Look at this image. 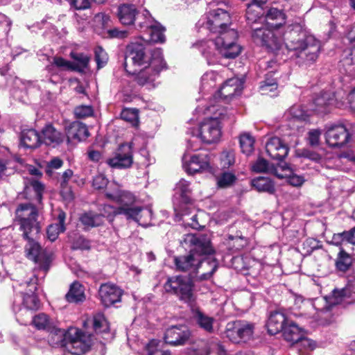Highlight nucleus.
I'll return each instance as SVG.
<instances>
[{
  "mask_svg": "<svg viewBox=\"0 0 355 355\" xmlns=\"http://www.w3.org/2000/svg\"><path fill=\"white\" fill-rule=\"evenodd\" d=\"M247 27L250 29L252 40L257 44L265 46L272 51L279 50L282 46V39L277 37L266 24L263 23V14L246 17Z\"/></svg>",
  "mask_w": 355,
  "mask_h": 355,
  "instance_id": "obj_6",
  "label": "nucleus"
},
{
  "mask_svg": "<svg viewBox=\"0 0 355 355\" xmlns=\"http://www.w3.org/2000/svg\"><path fill=\"white\" fill-rule=\"evenodd\" d=\"M352 134V124L349 123H339L326 125V142L331 148L344 146L349 142Z\"/></svg>",
  "mask_w": 355,
  "mask_h": 355,
  "instance_id": "obj_12",
  "label": "nucleus"
},
{
  "mask_svg": "<svg viewBox=\"0 0 355 355\" xmlns=\"http://www.w3.org/2000/svg\"><path fill=\"white\" fill-rule=\"evenodd\" d=\"M263 23L273 29H277L286 23V15L282 10L271 8L266 12L263 11Z\"/></svg>",
  "mask_w": 355,
  "mask_h": 355,
  "instance_id": "obj_31",
  "label": "nucleus"
},
{
  "mask_svg": "<svg viewBox=\"0 0 355 355\" xmlns=\"http://www.w3.org/2000/svg\"><path fill=\"white\" fill-rule=\"evenodd\" d=\"M211 155L207 151L201 152L189 157V155L185 153L182 157V166L189 174L209 171L211 169Z\"/></svg>",
  "mask_w": 355,
  "mask_h": 355,
  "instance_id": "obj_14",
  "label": "nucleus"
},
{
  "mask_svg": "<svg viewBox=\"0 0 355 355\" xmlns=\"http://www.w3.org/2000/svg\"><path fill=\"white\" fill-rule=\"evenodd\" d=\"M71 243V248L73 250H89L90 248V242L83 236L78 234H73L69 237Z\"/></svg>",
  "mask_w": 355,
  "mask_h": 355,
  "instance_id": "obj_52",
  "label": "nucleus"
},
{
  "mask_svg": "<svg viewBox=\"0 0 355 355\" xmlns=\"http://www.w3.org/2000/svg\"><path fill=\"white\" fill-rule=\"evenodd\" d=\"M95 60L97 63V66L98 68L103 67L107 61V53L104 51V49L98 46L95 49Z\"/></svg>",
  "mask_w": 355,
  "mask_h": 355,
  "instance_id": "obj_63",
  "label": "nucleus"
},
{
  "mask_svg": "<svg viewBox=\"0 0 355 355\" xmlns=\"http://www.w3.org/2000/svg\"><path fill=\"white\" fill-rule=\"evenodd\" d=\"M164 288L166 293L175 295L180 301L189 306H192L196 301L194 283L188 275L168 277Z\"/></svg>",
  "mask_w": 355,
  "mask_h": 355,
  "instance_id": "obj_8",
  "label": "nucleus"
},
{
  "mask_svg": "<svg viewBox=\"0 0 355 355\" xmlns=\"http://www.w3.org/2000/svg\"><path fill=\"white\" fill-rule=\"evenodd\" d=\"M105 163L112 168L126 169L133 164L132 143L121 144L112 157L107 159Z\"/></svg>",
  "mask_w": 355,
  "mask_h": 355,
  "instance_id": "obj_16",
  "label": "nucleus"
},
{
  "mask_svg": "<svg viewBox=\"0 0 355 355\" xmlns=\"http://www.w3.org/2000/svg\"><path fill=\"white\" fill-rule=\"evenodd\" d=\"M209 112H213L214 116L205 119L197 130H191L193 137L199 138L205 144H212L218 141L221 136V121L230 119L233 116V112L229 113L223 107L212 105L207 107Z\"/></svg>",
  "mask_w": 355,
  "mask_h": 355,
  "instance_id": "obj_5",
  "label": "nucleus"
},
{
  "mask_svg": "<svg viewBox=\"0 0 355 355\" xmlns=\"http://www.w3.org/2000/svg\"><path fill=\"white\" fill-rule=\"evenodd\" d=\"M55 211L58 213L55 218L57 223L49 225L46 230L47 237L51 241H55L58 235L66 230V213L62 209H58Z\"/></svg>",
  "mask_w": 355,
  "mask_h": 355,
  "instance_id": "obj_33",
  "label": "nucleus"
},
{
  "mask_svg": "<svg viewBox=\"0 0 355 355\" xmlns=\"http://www.w3.org/2000/svg\"><path fill=\"white\" fill-rule=\"evenodd\" d=\"M181 245L186 250L189 251L187 254L177 256L174 258L176 269L181 272H197L204 261L203 256L214 252L211 240L206 234H186L181 241Z\"/></svg>",
  "mask_w": 355,
  "mask_h": 355,
  "instance_id": "obj_2",
  "label": "nucleus"
},
{
  "mask_svg": "<svg viewBox=\"0 0 355 355\" xmlns=\"http://www.w3.org/2000/svg\"><path fill=\"white\" fill-rule=\"evenodd\" d=\"M288 146L277 137L270 138L266 144L268 155L274 160L282 161L288 155Z\"/></svg>",
  "mask_w": 355,
  "mask_h": 355,
  "instance_id": "obj_20",
  "label": "nucleus"
},
{
  "mask_svg": "<svg viewBox=\"0 0 355 355\" xmlns=\"http://www.w3.org/2000/svg\"><path fill=\"white\" fill-rule=\"evenodd\" d=\"M137 13L136 7L129 3H123L117 8V17L123 25L133 24Z\"/></svg>",
  "mask_w": 355,
  "mask_h": 355,
  "instance_id": "obj_34",
  "label": "nucleus"
},
{
  "mask_svg": "<svg viewBox=\"0 0 355 355\" xmlns=\"http://www.w3.org/2000/svg\"><path fill=\"white\" fill-rule=\"evenodd\" d=\"M334 297V304H339L343 302L347 303L355 302V279H349L346 286L340 290L333 291Z\"/></svg>",
  "mask_w": 355,
  "mask_h": 355,
  "instance_id": "obj_29",
  "label": "nucleus"
},
{
  "mask_svg": "<svg viewBox=\"0 0 355 355\" xmlns=\"http://www.w3.org/2000/svg\"><path fill=\"white\" fill-rule=\"evenodd\" d=\"M241 82L237 78H232L226 80L216 94V97L224 99L231 98L239 95L241 91Z\"/></svg>",
  "mask_w": 355,
  "mask_h": 355,
  "instance_id": "obj_26",
  "label": "nucleus"
},
{
  "mask_svg": "<svg viewBox=\"0 0 355 355\" xmlns=\"http://www.w3.org/2000/svg\"><path fill=\"white\" fill-rule=\"evenodd\" d=\"M252 186L259 192L274 194L275 187L274 182L268 177H257L252 180Z\"/></svg>",
  "mask_w": 355,
  "mask_h": 355,
  "instance_id": "obj_38",
  "label": "nucleus"
},
{
  "mask_svg": "<svg viewBox=\"0 0 355 355\" xmlns=\"http://www.w3.org/2000/svg\"><path fill=\"white\" fill-rule=\"evenodd\" d=\"M137 69H126L125 71L132 76L133 80L143 86L153 82L163 69H166V62L164 60L162 50H157L153 55L151 65Z\"/></svg>",
  "mask_w": 355,
  "mask_h": 355,
  "instance_id": "obj_9",
  "label": "nucleus"
},
{
  "mask_svg": "<svg viewBox=\"0 0 355 355\" xmlns=\"http://www.w3.org/2000/svg\"><path fill=\"white\" fill-rule=\"evenodd\" d=\"M286 46L295 52L297 58L306 64H312L318 58L321 43L313 35L309 34L299 24L292 25L284 35Z\"/></svg>",
  "mask_w": 355,
  "mask_h": 355,
  "instance_id": "obj_3",
  "label": "nucleus"
},
{
  "mask_svg": "<svg viewBox=\"0 0 355 355\" xmlns=\"http://www.w3.org/2000/svg\"><path fill=\"white\" fill-rule=\"evenodd\" d=\"M37 277L33 275L29 281H26L20 284L21 287H27L26 292H20L21 295L19 296V300L15 299L12 309L17 318L20 315V318H24L28 316V319L33 314L32 311L37 310L40 306V302L35 291L37 289Z\"/></svg>",
  "mask_w": 355,
  "mask_h": 355,
  "instance_id": "obj_7",
  "label": "nucleus"
},
{
  "mask_svg": "<svg viewBox=\"0 0 355 355\" xmlns=\"http://www.w3.org/2000/svg\"><path fill=\"white\" fill-rule=\"evenodd\" d=\"M220 76L214 71H208L203 74L201 78V88L207 90L209 88L214 87Z\"/></svg>",
  "mask_w": 355,
  "mask_h": 355,
  "instance_id": "obj_55",
  "label": "nucleus"
},
{
  "mask_svg": "<svg viewBox=\"0 0 355 355\" xmlns=\"http://www.w3.org/2000/svg\"><path fill=\"white\" fill-rule=\"evenodd\" d=\"M302 250L306 256L311 255V253L317 250L322 248V242L313 238L306 239L302 245Z\"/></svg>",
  "mask_w": 355,
  "mask_h": 355,
  "instance_id": "obj_53",
  "label": "nucleus"
},
{
  "mask_svg": "<svg viewBox=\"0 0 355 355\" xmlns=\"http://www.w3.org/2000/svg\"><path fill=\"white\" fill-rule=\"evenodd\" d=\"M11 24L7 16L0 12V40L7 36L10 31Z\"/></svg>",
  "mask_w": 355,
  "mask_h": 355,
  "instance_id": "obj_60",
  "label": "nucleus"
},
{
  "mask_svg": "<svg viewBox=\"0 0 355 355\" xmlns=\"http://www.w3.org/2000/svg\"><path fill=\"white\" fill-rule=\"evenodd\" d=\"M199 49L202 55L207 60L208 64H214L218 61L219 55H221L219 49L220 46L216 44V41L209 40L206 41H200L194 44Z\"/></svg>",
  "mask_w": 355,
  "mask_h": 355,
  "instance_id": "obj_21",
  "label": "nucleus"
},
{
  "mask_svg": "<svg viewBox=\"0 0 355 355\" xmlns=\"http://www.w3.org/2000/svg\"><path fill=\"white\" fill-rule=\"evenodd\" d=\"M191 332L186 325H175L168 328L164 334L166 343L171 345H184L189 338Z\"/></svg>",
  "mask_w": 355,
  "mask_h": 355,
  "instance_id": "obj_18",
  "label": "nucleus"
},
{
  "mask_svg": "<svg viewBox=\"0 0 355 355\" xmlns=\"http://www.w3.org/2000/svg\"><path fill=\"white\" fill-rule=\"evenodd\" d=\"M236 180L235 174L230 171H224L216 177V184L219 188H228Z\"/></svg>",
  "mask_w": 355,
  "mask_h": 355,
  "instance_id": "obj_49",
  "label": "nucleus"
},
{
  "mask_svg": "<svg viewBox=\"0 0 355 355\" xmlns=\"http://www.w3.org/2000/svg\"><path fill=\"white\" fill-rule=\"evenodd\" d=\"M190 182L182 178L175 185L174 209L177 215L187 214L188 206L191 203Z\"/></svg>",
  "mask_w": 355,
  "mask_h": 355,
  "instance_id": "obj_15",
  "label": "nucleus"
},
{
  "mask_svg": "<svg viewBox=\"0 0 355 355\" xmlns=\"http://www.w3.org/2000/svg\"><path fill=\"white\" fill-rule=\"evenodd\" d=\"M116 202L119 203L120 206L114 207L107 204L101 205L98 208L100 213L97 214L102 216V220H103L104 218H107L110 221L113 220L115 216H123V213H119V211L121 212V209H125L126 204L121 202Z\"/></svg>",
  "mask_w": 355,
  "mask_h": 355,
  "instance_id": "obj_40",
  "label": "nucleus"
},
{
  "mask_svg": "<svg viewBox=\"0 0 355 355\" xmlns=\"http://www.w3.org/2000/svg\"><path fill=\"white\" fill-rule=\"evenodd\" d=\"M282 333L284 340L292 344L304 340L309 342V340L306 339L304 336V329L291 320L288 321Z\"/></svg>",
  "mask_w": 355,
  "mask_h": 355,
  "instance_id": "obj_24",
  "label": "nucleus"
},
{
  "mask_svg": "<svg viewBox=\"0 0 355 355\" xmlns=\"http://www.w3.org/2000/svg\"><path fill=\"white\" fill-rule=\"evenodd\" d=\"M80 221L86 228L98 227L101 225L104 220H102V216L87 212L82 214L80 217Z\"/></svg>",
  "mask_w": 355,
  "mask_h": 355,
  "instance_id": "obj_44",
  "label": "nucleus"
},
{
  "mask_svg": "<svg viewBox=\"0 0 355 355\" xmlns=\"http://www.w3.org/2000/svg\"><path fill=\"white\" fill-rule=\"evenodd\" d=\"M160 342L157 340H152L146 346L148 355H171L169 351L162 350L159 347Z\"/></svg>",
  "mask_w": 355,
  "mask_h": 355,
  "instance_id": "obj_58",
  "label": "nucleus"
},
{
  "mask_svg": "<svg viewBox=\"0 0 355 355\" xmlns=\"http://www.w3.org/2000/svg\"><path fill=\"white\" fill-rule=\"evenodd\" d=\"M192 318L196 324L207 333L214 332V318L202 312L198 307L191 306Z\"/></svg>",
  "mask_w": 355,
  "mask_h": 355,
  "instance_id": "obj_27",
  "label": "nucleus"
},
{
  "mask_svg": "<svg viewBox=\"0 0 355 355\" xmlns=\"http://www.w3.org/2000/svg\"><path fill=\"white\" fill-rule=\"evenodd\" d=\"M20 143L25 148L35 149L42 144V137L34 129L24 130L21 133Z\"/></svg>",
  "mask_w": 355,
  "mask_h": 355,
  "instance_id": "obj_35",
  "label": "nucleus"
},
{
  "mask_svg": "<svg viewBox=\"0 0 355 355\" xmlns=\"http://www.w3.org/2000/svg\"><path fill=\"white\" fill-rule=\"evenodd\" d=\"M13 241L10 234L1 232L0 234V252L3 254H8L12 251Z\"/></svg>",
  "mask_w": 355,
  "mask_h": 355,
  "instance_id": "obj_56",
  "label": "nucleus"
},
{
  "mask_svg": "<svg viewBox=\"0 0 355 355\" xmlns=\"http://www.w3.org/2000/svg\"><path fill=\"white\" fill-rule=\"evenodd\" d=\"M17 321L22 325L33 324L38 330L47 331L52 328V326L55 324L49 317L44 313H40L33 315L31 314V317L28 319V316L24 318H20V315H17Z\"/></svg>",
  "mask_w": 355,
  "mask_h": 355,
  "instance_id": "obj_23",
  "label": "nucleus"
},
{
  "mask_svg": "<svg viewBox=\"0 0 355 355\" xmlns=\"http://www.w3.org/2000/svg\"><path fill=\"white\" fill-rule=\"evenodd\" d=\"M46 70L47 71L48 80L50 83L58 84L62 81L64 71L54 66L52 62L46 67Z\"/></svg>",
  "mask_w": 355,
  "mask_h": 355,
  "instance_id": "obj_51",
  "label": "nucleus"
},
{
  "mask_svg": "<svg viewBox=\"0 0 355 355\" xmlns=\"http://www.w3.org/2000/svg\"><path fill=\"white\" fill-rule=\"evenodd\" d=\"M299 156L309 159L315 162H320L322 159V157L319 153L307 148L302 149L299 153Z\"/></svg>",
  "mask_w": 355,
  "mask_h": 355,
  "instance_id": "obj_64",
  "label": "nucleus"
},
{
  "mask_svg": "<svg viewBox=\"0 0 355 355\" xmlns=\"http://www.w3.org/2000/svg\"><path fill=\"white\" fill-rule=\"evenodd\" d=\"M105 196L114 202L126 204L125 209H121L120 213H123L127 220H134L144 227L150 224L153 217L151 208L135 205V196L130 191L117 189L112 192L106 191Z\"/></svg>",
  "mask_w": 355,
  "mask_h": 355,
  "instance_id": "obj_4",
  "label": "nucleus"
},
{
  "mask_svg": "<svg viewBox=\"0 0 355 355\" xmlns=\"http://www.w3.org/2000/svg\"><path fill=\"white\" fill-rule=\"evenodd\" d=\"M49 333L47 340L53 347H64L66 345L67 339L70 336L71 329L65 331L53 324L51 329L46 331Z\"/></svg>",
  "mask_w": 355,
  "mask_h": 355,
  "instance_id": "obj_28",
  "label": "nucleus"
},
{
  "mask_svg": "<svg viewBox=\"0 0 355 355\" xmlns=\"http://www.w3.org/2000/svg\"><path fill=\"white\" fill-rule=\"evenodd\" d=\"M230 16L227 11L223 8H216L209 12L207 21H198L197 25L206 28L212 33H219L226 29L230 24Z\"/></svg>",
  "mask_w": 355,
  "mask_h": 355,
  "instance_id": "obj_13",
  "label": "nucleus"
},
{
  "mask_svg": "<svg viewBox=\"0 0 355 355\" xmlns=\"http://www.w3.org/2000/svg\"><path fill=\"white\" fill-rule=\"evenodd\" d=\"M245 3L246 6L245 17H248V13L251 12L252 15L263 14V8L262 6L267 0H241Z\"/></svg>",
  "mask_w": 355,
  "mask_h": 355,
  "instance_id": "obj_46",
  "label": "nucleus"
},
{
  "mask_svg": "<svg viewBox=\"0 0 355 355\" xmlns=\"http://www.w3.org/2000/svg\"><path fill=\"white\" fill-rule=\"evenodd\" d=\"M165 31V27L159 22L155 20L153 24L145 32L148 36L146 40L153 43H164L166 40L164 35Z\"/></svg>",
  "mask_w": 355,
  "mask_h": 355,
  "instance_id": "obj_37",
  "label": "nucleus"
},
{
  "mask_svg": "<svg viewBox=\"0 0 355 355\" xmlns=\"http://www.w3.org/2000/svg\"><path fill=\"white\" fill-rule=\"evenodd\" d=\"M286 118H291L294 120L306 121L309 119V114L300 105H294L287 111L285 114Z\"/></svg>",
  "mask_w": 355,
  "mask_h": 355,
  "instance_id": "obj_47",
  "label": "nucleus"
},
{
  "mask_svg": "<svg viewBox=\"0 0 355 355\" xmlns=\"http://www.w3.org/2000/svg\"><path fill=\"white\" fill-rule=\"evenodd\" d=\"M89 135L86 125L79 121H73L65 128V136L68 143L80 142L86 139Z\"/></svg>",
  "mask_w": 355,
  "mask_h": 355,
  "instance_id": "obj_22",
  "label": "nucleus"
},
{
  "mask_svg": "<svg viewBox=\"0 0 355 355\" xmlns=\"http://www.w3.org/2000/svg\"><path fill=\"white\" fill-rule=\"evenodd\" d=\"M288 320L289 319L282 311L278 310L272 312L267 322L268 334L276 335L282 332Z\"/></svg>",
  "mask_w": 355,
  "mask_h": 355,
  "instance_id": "obj_25",
  "label": "nucleus"
},
{
  "mask_svg": "<svg viewBox=\"0 0 355 355\" xmlns=\"http://www.w3.org/2000/svg\"><path fill=\"white\" fill-rule=\"evenodd\" d=\"M16 216L19 223L22 238L26 241L25 255L37 265V270L44 277L50 268L51 261L49 257L42 252V246L37 241L41 229L37 220L38 210L31 203H22L16 210Z\"/></svg>",
  "mask_w": 355,
  "mask_h": 355,
  "instance_id": "obj_1",
  "label": "nucleus"
},
{
  "mask_svg": "<svg viewBox=\"0 0 355 355\" xmlns=\"http://www.w3.org/2000/svg\"><path fill=\"white\" fill-rule=\"evenodd\" d=\"M154 21L149 11L144 9L142 12H138L133 24L137 29L145 33Z\"/></svg>",
  "mask_w": 355,
  "mask_h": 355,
  "instance_id": "obj_41",
  "label": "nucleus"
},
{
  "mask_svg": "<svg viewBox=\"0 0 355 355\" xmlns=\"http://www.w3.org/2000/svg\"><path fill=\"white\" fill-rule=\"evenodd\" d=\"M123 290L114 284H102L98 289V297L105 307H110L121 301Z\"/></svg>",
  "mask_w": 355,
  "mask_h": 355,
  "instance_id": "obj_17",
  "label": "nucleus"
},
{
  "mask_svg": "<svg viewBox=\"0 0 355 355\" xmlns=\"http://www.w3.org/2000/svg\"><path fill=\"white\" fill-rule=\"evenodd\" d=\"M83 332L77 329H71L70 336L64 348L70 355H82L87 349L86 343L83 340Z\"/></svg>",
  "mask_w": 355,
  "mask_h": 355,
  "instance_id": "obj_19",
  "label": "nucleus"
},
{
  "mask_svg": "<svg viewBox=\"0 0 355 355\" xmlns=\"http://www.w3.org/2000/svg\"><path fill=\"white\" fill-rule=\"evenodd\" d=\"M218 35L215 38L216 44L220 46L219 51L221 56L225 58L234 59L241 51V47L236 43L238 33L234 28H227L220 31Z\"/></svg>",
  "mask_w": 355,
  "mask_h": 355,
  "instance_id": "obj_11",
  "label": "nucleus"
},
{
  "mask_svg": "<svg viewBox=\"0 0 355 355\" xmlns=\"http://www.w3.org/2000/svg\"><path fill=\"white\" fill-rule=\"evenodd\" d=\"M241 320L229 322L226 325L225 331V336L232 343H240L239 336L241 331Z\"/></svg>",
  "mask_w": 355,
  "mask_h": 355,
  "instance_id": "obj_45",
  "label": "nucleus"
},
{
  "mask_svg": "<svg viewBox=\"0 0 355 355\" xmlns=\"http://www.w3.org/2000/svg\"><path fill=\"white\" fill-rule=\"evenodd\" d=\"M267 67L271 69V70H269L266 73L264 80L261 83L267 84L268 87H271L273 89H277V76H275L278 73L277 62L272 60L268 62Z\"/></svg>",
  "mask_w": 355,
  "mask_h": 355,
  "instance_id": "obj_43",
  "label": "nucleus"
},
{
  "mask_svg": "<svg viewBox=\"0 0 355 355\" xmlns=\"http://www.w3.org/2000/svg\"><path fill=\"white\" fill-rule=\"evenodd\" d=\"M254 139L249 133L241 134L239 144L241 152L246 155H250L254 150Z\"/></svg>",
  "mask_w": 355,
  "mask_h": 355,
  "instance_id": "obj_50",
  "label": "nucleus"
},
{
  "mask_svg": "<svg viewBox=\"0 0 355 355\" xmlns=\"http://www.w3.org/2000/svg\"><path fill=\"white\" fill-rule=\"evenodd\" d=\"M41 137L42 143L46 146L55 147L64 141V135L51 124H48L43 128Z\"/></svg>",
  "mask_w": 355,
  "mask_h": 355,
  "instance_id": "obj_30",
  "label": "nucleus"
},
{
  "mask_svg": "<svg viewBox=\"0 0 355 355\" xmlns=\"http://www.w3.org/2000/svg\"><path fill=\"white\" fill-rule=\"evenodd\" d=\"M94 112L91 105H79L75 107L74 114L78 119H85L92 116Z\"/></svg>",
  "mask_w": 355,
  "mask_h": 355,
  "instance_id": "obj_62",
  "label": "nucleus"
},
{
  "mask_svg": "<svg viewBox=\"0 0 355 355\" xmlns=\"http://www.w3.org/2000/svg\"><path fill=\"white\" fill-rule=\"evenodd\" d=\"M353 261L352 256L343 248H340L335 261L336 268L340 272H347L352 266Z\"/></svg>",
  "mask_w": 355,
  "mask_h": 355,
  "instance_id": "obj_39",
  "label": "nucleus"
},
{
  "mask_svg": "<svg viewBox=\"0 0 355 355\" xmlns=\"http://www.w3.org/2000/svg\"><path fill=\"white\" fill-rule=\"evenodd\" d=\"M157 50L162 49L157 48L150 51L142 43L131 42L126 47L123 64L125 70L151 65L153 55Z\"/></svg>",
  "mask_w": 355,
  "mask_h": 355,
  "instance_id": "obj_10",
  "label": "nucleus"
},
{
  "mask_svg": "<svg viewBox=\"0 0 355 355\" xmlns=\"http://www.w3.org/2000/svg\"><path fill=\"white\" fill-rule=\"evenodd\" d=\"M334 103V95L330 92H322L313 100V111L318 114L324 115L329 112L331 106Z\"/></svg>",
  "mask_w": 355,
  "mask_h": 355,
  "instance_id": "obj_32",
  "label": "nucleus"
},
{
  "mask_svg": "<svg viewBox=\"0 0 355 355\" xmlns=\"http://www.w3.org/2000/svg\"><path fill=\"white\" fill-rule=\"evenodd\" d=\"M51 62L64 72L67 71H73V69H75L72 67V62L67 60L62 57L55 56Z\"/></svg>",
  "mask_w": 355,
  "mask_h": 355,
  "instance_id": "obj_59",
  "label": "nucleus"
},
{
  "mask_svg": "<svg viewBox=\"0 0 355 355\" xmlns=\"http://www.w3.org/2000/svg\"><path fill=\"white\" fill-rule=\"evenodd\" d=\"M121 118L135 125L138 122L139 119L138 110L135 108H124L121 112Z\"/></svg>",
  "mask_w": 355,
  "mask_h": 355,
  "instance_id": "obj_57",
  "label": "nucleus"
},
{
  "mask_svg": "<svg viewBox=\"0 0 355 355\" xmlns=\"http://www.w3.org/2000/svg\"><path fill=\"white\" fill-rule=\"evenodd\" d=\"M65 299L69 303L78 304L83 302L86 299L84 286L78 281L73 282L65 295Z\"/></svg>",
  "mask_w": 355,
  "mask_h": 355,
  "instance_id": "obj_36",
  "label": "nucleus"
},
{
  "mask_svg": "<svg viewBox=\"0 0 355 355\" xmlns=\"http://www.w3.org/2000/svg\"><path fill=\"white\" fill-rule=\"evenodd\" d=\"M241 331L239 332L240 343H246L251 339L254 332V326L246 321H241Z\"/></svg>",
  "mask_w": 355,
  "mask_h": 355,
  "instance_id": "obj_54",
  "label": "nucleus"
},
{
  "mask_svg": "<svg viewBox=\"0 0 355 355\" xmlns=\"http://www.w3.org/2000/svg\"><path fill=\"white\" fill-rule=\"evenodd\" d=\"M93 327L96 334L105 332L107 330V321L102 315L94 318Z\"/></svg>",
  "mask_w": 355,
  "mask_h": 355,
  "instance_id": "obj_61",
  "label": "nucleus"
},
{
  "mask_svg": "<svg viewBox=\"0 0 355 355\" xmlns=\"http://www.w3.org/2000/svg\"><path fill=\"white\" fill-rule=\"evenodd\" d=\"M235 152L232 149H226L220 154V166L223 170L228 169L235 164Z\"/></svg>",
  "mask_w": 355,
  "mask_h": 355,
  "instance_id": "obj_48",
  "label": "nucleus"
},
{
  "mask_svg": "<svg viewBox=\"0 0 355 355\" xmlns=\"http://www.w3.org/2000/svg\"><path fill=\"white\" fill-rule=\"evenodd\" d=\"M70 57L75 62H72V67L75 68L73 71L83 72L89 67L90 57L84 53L71 51Z\"/></svg>",
  "mask_w": 355,
  "mask_h": 355,
  "instance_id": "obj_42",
  "label": "nucleus"
}]
</instances>
